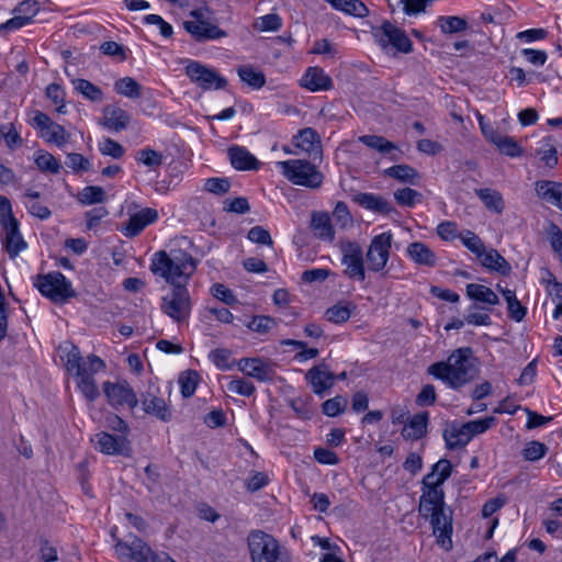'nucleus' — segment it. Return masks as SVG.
<instances>
[{
  "label": "nucleus",
  "mask_w": 562,
  "mask_h": 562,
  "mask_svg": "<svg viewBox=\"0 0 562 562\" xmlns=\"http://www.w3.org/2000/svg\"><path fill=\"white\" fill-rule=\"evenodd\" d=\"M198 261L182 249L159 250L154 254L150 271L172 285L170 293L161 299V312L177 323L190 317L192 302L186 283L196 270Z\"/></svg>",
  "instance_id": "obj_1"
},
{
  "label": "nucleus",
  "mask_w": 562,
  "mask_h": 562,
  "mask_svg": "<svg viewBox=\"0 0 562 562\" xmlns=\"http://www.w3.org/2000/svg\"><path fill=\"white\" fill-rule=\"evenodd\" d=\"M434 470L441 471L440 477L432 482V474L424 476L418 513L425 520L429 521L438 546L446 551H450L452 549L453 513L445 503V492L441 485L450 477L452 464L441 462Z\"/></svg>",
  "instance_id": "obj_2"
},
{
  "label": "nucleus",
  "mask_w": 562,
  "mask_h": 562,
  "mask_svg": "<svg viewBox=\"0 0 562 562\" xmlns=\"http://www.w3.org/2000/svg\"><path fill=\"white\" fill-rule=\"evenodd\" d=\"M470 348H459L453 351L447 361H438L427 368V373L442 381L449 387L459 390L469 383L476 370L471 360Z\"/></svg>",
  "instance_id": "obj_3"
},
{
  "label": "nucleus",
  "mask_w": 562,
  "mask_h": 562,
  "mask_svg": "<svg viewBox=\"0 0 562 562\" xmlns=\"http://www.w3.org/2000/svg\"><path fill=\"white\" fill-rule=\"evenodd\" d=\"M251 562H291L288 550L271 535L252 530L247 537Z\"/></svg>",
  "instance_id": "obj_4"
},
{
  "label": "nucleus",
  "mask_w": 562,
  "mask_h": 562,
  "mask_svg": "<svg viewBox=\"0 0 562 562\" xmlns=\"http://www.w3.org/2000/svg\"><path fill=\"white\" fill-rule=\"evenodd\" d=\"M277 165L283 177L295 186L318 189L323 184L324 175L306 159H289Z\"/></svg>",
  "instance_id": "obj_5"
},
{
  "label": "nucleus",
  "mask_w": 562,
  "mask_h": 562,
  "mask_svg": "<svg viewBox=\"0 0 562 562\" xmlns=\"http://www.w3.org/2000/svg\"><path fill=\"white\" fill-rule=\"evenodd\" d=\"M34 286L57 304H64L69 299L77 296L71 282L59 271L36 276Z\"/></svg>",
  "instance_id": "obj_6"
},
{
  "label": "nucleus",
  "mask_w": 562,
  "mask_h": 562,
  "mask_svg": "<svg viewBox=\"0 0 562 562\" xmlns=\"http://www.w3.org/2000/svg\"><path fill=\"white\" fill-rule=\"evenodd\" d=\"M187 77L202 90H221L228 85L227 79L216 69L201 64L196 60H189L184 67Z\"/></svg>",
  "instance_id": "obj_7"
},
{
  "label": "nucleus",
  "mask_w": 562,
  "mask_h": 562,
  "mask_svg": "<svg viewBox=\"0 0 562 562\" xmlns=\"http://www.w3.org/2000/svg\"><path fill=\"white\" fill-rule=\"evenodd\" d=\"M30 124L45 142L58 147L67 144L71 137V134L63 125L52 121L46 113L38 110L33 111Z\"/></svg>",
  "instance_id": "obj_8"
},
{
  "label": "nucleus",
  "mask_w": 562,
  "mask_h": 562,
  "mask_svg": "<svg viewBox=\"0 0 562 562\" xmlns=\"http://www.w3.org/2000/svg\"><path fill=\"white\" fill-rule=\"evenodd\" d=\"M341 251V263L345 266L344 274L357 281H364L366 269L363 262V251L357 241L344 240L339 245Z\"/></svg>",
  "instance_id": "obj_9"
},
{
  "label": "nucleus",
  "mask_w": 562,
  "mask_h": 562,
  "mask_svg": "<svg viewBox=\"0 0 562 562\" xmlns=\"http://www.w3.org/2000/svg\"><path fill=\"white\" fill-rule=\"evenodd\" d=\"M375 42L385 49L392 46L397 52L408 54L413 50V43L405 32L389 21L382 23L381 26L373 29Z\"/></svg>",
  "instance_id": "obj_10"
},
{
  "label": "nucleus",
  "mask_w": 562,
  "mask_h": 562,
  "mask_svg": "<svg viewBox=\"0 0 562 562\" xmlns=\"http://www.w3.org/2000/svg\"><path fill=\"white\" fill-rule=\"evenodd\" d=\"M393 236L391 232H384L371 239L367 251V262L370 271H382L390 259Z\"/></svg>",
  "instance_id": "obj_11"
},
{
  "label": "nucleus",
  "mask_w": 562,
  "mask_h": 562,
  "mask_svg": "<svg viewBox=\"0 0 562 562\" xmlns=\"http://www.w3.org/2000/svg\"><path fill=\"white\" fill-rule=\"evenodd\" d=\"M102 389L109 405L114 409L123 406L134 409L138 405L136 393L126 381H105Z\"/></svg>",
  "instance_id": "obj_12"
},
{
  "label": "nucleus",
  "mask_w": 562,
  "mask_h": 562,
  "mask_svg": "<svg viewBox=\"0 0 562 562\" xmlns=\"http://www.w3.org/2000/svg\"><path fill=\"white\" fill-rule=\"evenodd\" d=\"M88 369H81V372L76 373L78 378L77 386L88 401L93 402L100 395L93 374L102 371L105 368V363L98 356L90 355L88 356Z\"/></svg>",
  "instance_id": "obj_13"
},
{
  "label": "nucleus",
  "mask_w": 562,
  "mask_h": 562,
  "mask_svg": "<svg viewBox=\"0 0 562 562\" xmlns=\"http://www.w3.org/2000/svg\"><path fill=\"white\" fill-rule=\"evenodd\" d=\"M91 442L95 449L106 456L130 457L132 453L131 442L126 436H114L106 431H101L94 435Z\"/></svg>",
  "instance_id": "obj_14"
},
{
  "label": "nucleus",
  "mask_w": 562,
  "mask_h": 562,
  "mask_svg": "<svg viewBox=\"0 0 562 562\" xmlns=\"http://www.w3.org/2000/svg\"><path fill=\"white\" fill-rule=\"evenodd\" d=\"M142 405L146 414L156 417L161 422H170L172 412L165 398L159 394L158 387H149L142 394Z\"/></svg>",
  "instance_id": "obj_15"
},
{
  "label": "nucleus",
  "mask_w": 562,
  "mask_h": 562,
  "mask_svg": "<svg viewBox=\"0 0 562 562\" xmlns=\"http://www.w3.org/2000/svg\"><path fill=\"white\" fill-rule=\"evenodd\" d=\"M114 548L122 562H147L151 553L150 547L137 537L131 543L119 540Z\"/></svg>",
  "instance_id": "obj_16"
},
{
  "label": "nucleus",
  "mask_w": 562,
  "mask_h": 562,
  "mask_svg": "<svg viewBox=\"0 0 562 562\" xmlns=\"http://www.w3.org/2000/svg\"><path fill=\"white\" fill-rule=\"evenodd\" d=\"M159 218L158 211L153 207H144L131 214L128 221L123 224L121 233L127 238L138 236L147 226L156 223Z\"/></svg>",
  "instance_id": "obj_17"
},
{
  "label": "nucleus",
  "mask_w": 562,
  "mask_h": 562,
  "mask_svg": "<svg viewBox=\"0 0 562 562\" xmlns=\"http://www.w3.org/2000/svg\"><path fill=\"white\" fill-rule=\"evenodd\" d=\"M237 367L243 373L260 382L270 381L274 375L273 366L261 358H241Z\"/></svg>",
  "instance_id": "obj_18"
},
{
  "label": "nucleus",
  "mask_w": 562,
  "mask_h": 562,
  "mask_svg": "<svg viewBox=\"0 0 562 562\" xmlns=\"http://www.w3.org/2000/svg\"><path fill=\"white\" fill-rule=\"evenodd\" d=\"M306 381L311 384L316 395L323 396L330 390L336 380V375L330 372L325 363L314 366L305 374Z\"/></svg>",
  "instance_id": "obj_19"
},
{
  "label": "nucleus",
  "mask_w": 562,
  "mask_h": 562,
  "mask_svg": "<svg viewBox=\"0 0 562 562\" xmlns=\"http://www.w3.org/2000/svg\"><path fill=\"white\" fill-rule=\"evenodd\" d=\"M183 27L198 42L226 36L225 31L204 20L184 21Z\"/></svg>",
  "instance_id": "obj_20"
},
{
  "label": "nucleus",
  "mask_w": 562,
  "mask_h": 562,
  "mask_svg": "<svg viewBox=\"0 0 562 562\" xmlns=\"http://www.w3.org/2000/svg\"><path fill=\"white\" fill-rule=\"evenodd\" d=\"M131 122L130 114L117 105L109 104L103 108L99 124L110 131L121 132Z\"/></svg>",
  "instance_id": "obj_21"
},
{
  "label": "nucleus",
  "mask_w": 562,
  "mask_h": 562,
  "mask_svg": "<svg viewBox=\"0 0 562 562\" xmlns=\"http://www.w3.org/2000/svg\"><path fill=\"white\" fill-rule=\"evenodd\" d=\"M293 145L302 151L313 155L314 159L322 156V142L315 130L306 127L301 130L293 138Z\"/></svg>",
  "instance_id": "obj_22"
},
{
  "label": "nucleus",
  "mask_w": 562,
  "mask_h": 562,
  "mask_svg": "<svg viewBox=\"0 0 562 562\" xmlns=\"http://www.w3.org/2000/svg\"><path fill=\"white\" fill-rule=\"evenodd\" d=\"M301 86L310 91H327L333 87L331 78L321 67H308L301 78Z\"/></svg>",
  "instance_id": "obj_23"
},
{
  "label": "nucleus",
  "mask_w": 562,
  "mask_h": 562,
  "mask_svg": "<svg viewBox=\"0 0 562 562\" xmlns=\"http://www.w3.org/2000/svg\"><path fill=\"white\" fill-rule=\"evenodd\" d=\"M429 423L428 412H422L411 417L402 429V437L405 440H419L427 434Z\"/></svg>",
  "instance_id": "obj_24"
},
{
  "label": "nucleus",
  "mask_w": 562,
  "mask_h": 562,
  "mask_svg": "<svg viewBox=\"0 0 562 562\" xmlns=\"http://www.w3.org/2000/svg\"><path fill=\"white\" fill-rule=\"evenodd\" d=\"M352 201L379 214H390L393 211L391 203L385 198L374 193L359 192L352 196Z\"/></svg>",
  "instance_id": "obj_25"
},
{
  "label": "nucleus",
  "mask_w": 562,
  "mask_h": 562,
  "mask_svg": "<svg viewBox=\"0 0 562 562\" xmlns=\"http://www.w3.org/2000/svg\"><path fill=\"white\" fill-rule=\"evenodd\" d=\"M232 166L237 170H257L259 161L246 148L232 146L227 150Z\"/></svg>",
  "instance_id": "obj_26"
},
{
  "label": "nucleus",
  "mask_w": 562,
  "mask_h": 562,
  "mask_svg": "<svg viewBox=\"0 0 562 562\" xmlns=\"http://www.w3.org/2000/svg\"><path fill=\"white\" fill-rule=\"evenodd\" d=\"M407 256L416 265L435 267L437 265L436 254L424 243L414 241L407 246Z\"/></svg>",
  "instance_id": "obj_27"
},
{
  "label": "nucleus",
  "mask_w": 562,
  "mask_h": 562,
  "mask_svg": "<svg viewBox=\"0 0 562 562\" xmlns=\"http://www.w3.org/2000/svg\"><path fill=\"white\" fill-rule=\"evenodd\" d=\"M2 228L4 229L3 246L10 258L13 259L26 247V243L19 233V223Z\"/></svg>",
  "instance_id": "obj_28"
},
{
  "label": "nucleus",
  "mask_w": 562,
  "mask_h": 562,
  "mask_svg": "<svg viewBox=\"0 0 562 562\" xmlns=\"http://www.w3.org/2000/svg\"><path fill=\"white\" fill-rule=\"evenodd\" d=\"M311 228L319 239L333 241L335 238V229L328 213L314 212L312 214Z\"/></svg>",
  "instance_id": "obj_29"
},
{
  "label": "nucleus",
  "mask_w": 562,
  "mask_h": 562,
  "mask_svg": "<svg viewBox=\"0 0 562 562\" xmlns=\"http://www.w3.org/2000/svg\"><path fill=\"white\" fill-rule=\"evenodd\" d=\"M443 439L449 450H454L464 447L470 442L467 431L463 429V424L451 423L447 425L443 430Z\"/></svg>",
  "instance_id": "obj_30"
},
{
  "label": "nucleus",
  "mask_w": 562,
  "mask_h": 562,
  "mask_svg": "<svg viewBox=\"0 0 562 562\" xmlns=\"http://www.w3.org/2000/svg\"><path fill=\"white\" fill-rule=\"evenodd\" d=\"M475 194L490 212L501 214L505 210V201L499 191L491 188H482L476 189Z\"/></svg>",
  "instance_id": "obj_31"
},
{
  "label": "nucleus",
  "mask_w": 562,
  "mask_h": 562,
  "mask_svg": "<svg viewBox=\"0 0 562 562\" xmlns=\"http://www.w3.org/2000/svg\"><path fill=\"white\" fill-rule=\"evenodd\" d=\"M386 177L393 178L400 182L416 186L419 183V172L409 165H395L384 170Z\"/></svg>",
  "instance_id": "obj_32"
},
{
  "label": "nucleus",
  "mask_w": 562,
  "mask_h": 562,
  "mask_svg": "<svg viewBox=\"0 0 562 562\" xmlns=\"http://www.w3.org/2000/svg\"><path fill=\"white\" fill-rule=\"evenodd\" d=\"M482 265L493 271H497L503 276L509 274L512 268L510 265L506 261V259L495 249H490L488 251L483 252V256L480 257Z\"/></svg>",
  "instance_id": "obj_33"
},
{
  "label": "nucleus",
  "mask_w": 562,
  "mask_h": 562,
  "mask_svg": "<svg viewBox=\"0 0 562 562\" xmlns=\"http://www.w3.org/2000/svg\"><path fill=\"white\" fill-rule=\"evenodd\" d=\"M467 295L474 301L482 302L488 305H497L499 299L497 294L488 286L477 283H469L467 285Z\"/></svg>",
  "instance_id": "obj_34"
},
{
  "label": "nucleus",
  "mask_w": 562,
  "mask_h": 562,
  "mask_svg": "<svg viewBox=\"0 0 562 562\" xmlns=\"http://www.w3.org/2000/svg\"><path fill=\"white\" fill-rule=\"evenodd\" d=\"M240 80L252 88L259 90L266 85V76L261 70H257L251 65H244L237 69Z\"/></svg>",
  "instance_id": "obj_35"
},
{
  "label": "nucleus",
  "mask_w": 562,
  "mask_h": 562,
  "mask_svg": "<svg viewBox=\"0 0 562 562\" xmlns=\"http://www.w3.org/2000/svg\"><path fill=\"white\" fill-rule=\"evenodd\" d=\"M114 90L117 94L128 99H139L143 87L132 77H123L114 82Z\"/></svg>",
  "instance_id": "obj_36"
},
{
  "label": "nucleus",
  "mask_w": 562,
  "mask_h": 562,
  "mask_svg": "<svg viewBox=\"0 0 562 562\" xmlns=\"http://www.w3.org/2000/svg\"><path fill=\"white\" fill-rule=\"evenodd\" d=\"M66 353V368L69 372L79 373L81 369H88V358L83 359L80 355L78 347L72 344H66L63 348Z\"/></svg>",
  "instance_id": "obj_37"
},
{
  "label": "nucleus",
  "mask_w": 562,
  "mask_h": 562,
  "mask_svg": "<svg viewBox=\"0 0 562 562\" xmlns=\"http://www.w3.org/2000/svg\"><path fill=\"white\" fill-rule=\"evenodd\" d=\"M72 85L76 91L91 102H102L104 100L103 91L87 79H74Z\"/></svg>",
  "instance_id": "obj_38"
},
{
  "label": "nucleus",
  "mask_w": 562,
  "mask_h": 562,
  "mask_svg": "<svg viewBox=\"0 0 562 562\" xmlns=\"http://www.w3.org/2000/svg\"><path fill=\"white\" fill-rule=\"evenodd\" d=\"M502 294L507 303L508 316L515 322H521L527 314V308L518 301L515 291L505 289L502 290Z\"/></svg>",
  "instance_id": "obj_39"
},
{
  "label": "nucleus",
  "mask_w": 562,
  "mask_h": 562,
  "mask_svg": "<svg viewBox=\"0 0 562 562\" xmlns=\"http://www.w3.org/2000/svg\"><path fill=\"white\" fill-rule=\"evenodd\" d=\"M437 24L445 34L460 33L468 29V21L457 15L439 16Z\"/></svg>",
  "instance_id": "obj_40"
},
{
  "label": "nucleus",
  "mask_w": 562,
  "mask_h": 562,
  "mask_svg": "<svg viewBox=\"0 0 562 562\" xmlns=\"http://www.w3.org/2000/svg\"><path fill=\"white\" fill-rule=\"evenodd\" d=\"M562 190V184L554 181H537L536 182V191L537 194L544 201L553 204L557 200L559 192Z\"/></svg>",
  "instance_id": "obj_41"
},
{
  "label": "nucleus",
  "mask_w": 562,
  "mask_h": 562,
  "mask_svg": "<svg viewBox=\"0 0 562 562\" xmlns=\"http://www.w3.org/2000/svg\"><path fill=\"white\" fill-rule=\"evenodd\" d=\"M355 308H356V305L352 303H347V304L339 303V304H336V305L331 306L330 308H328L326 311V316L329 322L335 323V324H341V323L347 322L350 318L351 313Z\"/></svg>",
  "instance_id": "obj_42"
},
{
  "label": "nucleus",
  "mask_w": 562,
  "mask_h": 562,
  "mask_svg": "<svg viewBox=\"0 0 562 562\" xmlns=\"http://www.w3.org/2000/svg\"><path fill=\"white\" fill-rule=\"evenodd\" d=\"M359 142L368 146L369 148L375 149L381 154H387L394 149H396L395 144L385 139L382 136L378 135H362L359 138Z\"/></svg>",
  "instance_id": "obj_43"
},
{
  "label": "nucleus",
  "mask_w": 562,
  "mask_h": 562,
  "mask_svg": "<svg viewBox=\"0 0 562 562\" xmlns=\"http://www.w3.org/2000/svg\"><path fill=\"white\" fill-rule=\"evenodd\" d=\"M394 200L401 206L413 207L417 203H422L423 194L414 189L403 188L394 192Z\"/></svg>",
  "instance_id": "obj_44"
},
{
  "label": "nucleus",
  "mask_w": 562,
  "mask_h": 562,
  "mask_svg": "<svg viewBox=\"0 0 562 562\" xmlns=\"http://www.w3.org/2000/svg\"><path fill=\"white\" fill-rule=\"evenodd\" d=\"M37 168L43 172L58 173L61 165L48 151L38 150L35 157Z\"/></svg>",
  "instance_id": "obj_45"
},
{
  "label": "nucleus",
  "mask_w": 562,
  "mask_h": 562,
  "mask_svg": "<svg viewBox=\"0 0 562 562\" xmlns=\"http://www.w3.org/2000/svg\"><path fill=\"white\" fill-rule=\"evenodd\" d=\"M496 423V418L488 416L482 419L471 420L463 424V429L467 431L469 439L471 440L474 436L481 435L493 427Z\"/></svg>",
  "instance_id": "obj_46"
},
{
  "label": "nucleus",
  "mask_w": 562,
  "mask_h": 562,
  "mask_svg": "<svg viewBox=\"0 0 562 562\" xmlns=\"http://www.w3.org/2000/svg\"><path fill=\"white\" fill-rule=\"evenodd\" d=\"M78 200L85 205L101 203L105 200V191L98 186H88L79 192Z\"/></svg>",
  "instance_id": "obj_47"
},
{
  "label": "nucleus",
  "mask_w": 562,
  "mask_h": 562,
  "mask_svg": "<svg viewBox=\"0 0 562 562\" xmlns=\"http://www.w3.org/2000/svg\"><path fill=\"white\" fill-rule=\"evenodd\" d=\"M497 149L509 157H519L522 155V148L519 144L510 136L501 135L494 144Z\"/></svg>",
  "instance_id": "obj_48"
},
{
  "label": "nucleus",
  "mask_w": 562,
  "mask_h": 562,
  "mask_svg": "<svg viewBox=\"0 0 562 562\" xmlns=\"http://www.w3.org/2000/svg\"><path fill=\"white\" fill-rule=\"evenodd\" d=\"M136 161L151 169H157L162 165V155L151 148H144L136 153Z\"/></svg>",
  "instance_id": "obj_49"
},
{
  "label": "nucleus",
  "mask_w": 562,
  "mask_h": 562,
  "mask_svg": "<svg viewBox=\"0 0 562 562\" xmlns=\"http://www.w3.org/2000/svg\"><path fill=\"white\" fill-rule=\"evenodd\" d=\"M459 238L462 244L476 257H482L484 252V244L482 239L471 231H464L460 234Z\"/></svg>",
  "instance_id": "obj_50"
},
{
  "label": "nucleus",
  "mask_w": 562,
  "mask_h": 562,
  "mask_svg": "<svg viewBox=\"0 0 562 562\" xmlns=\"http://www.w3.org/2000/svg\"><path fill=\"white\" fill-rule=\"evenodd\" d=\"M281 344L284 346H292V347L300 349V351L295 355V358L301 362L306 361L308 359H314L318 356V349L307 348V344L305 341L295 340V339H285V340H282Z\"/></svg>",
  "instance_id": "obj_51"
},
{
  "label": "nucleus",
  "mask_w": 562,
  "mask_h": 562,
  "mask_svg": "<svg viewBox=\"0 0 562 562\" xmlns=\"http://www.w3.org/2000/svg\"><path fill=\"white\" fill-rule=\"evenodd\" d=\"M0 133L1 140L3 139L8 148L11 150L21 146L23 143L22 137L20 136L19 132L12 123L1 125Z\"/></svg>",
  "instance_id": "obj_52"
},
{
  "label": "nucleus",
  "mask_w": 562,
  "mask_h": 562,
  "mask_svg": "<svg viewBox=\"0 0 562 562\" xmlns=\"http://www.w3.org/2000/svg\"><path fill=\"white\" fill-rule=\"evenodd\" d=\"M281 26L282 19L276 13L260 16L255 22V27L261 32H276L279 31Z\"/></svg>",
  "instance_id": "obj_53"
},
{
  "label": "nucleus",
  "mask_w": 562,
  "mask_h": 562,
  "mask_svg": "<svg viewBox=\"0 0 562 562\" xmlns=\"http://www.w3.org/2000/svg\"><path fill=\"white\" fill-rule=\"evenodd\" d=\"M179 384L183 397H191L198 386V374L194 371H186L179 376Z\"/></svg>",
  "instance_id": "obj_54"
},
{
  "label": "nucleus",
  "mask_w": 562,
  "mask_h": 562,
  "mask_svg": "<svg viewBox=\"0 0 562 562\" xmlns=\"http://www.w3.org/2000/svg\"><path fill=\"white\" fill-rule=\"evenodd\" d=\"M548 239L550 241L552 251L557 255L562 262V231L555 223H550L547 228Z\"/></svg>",
  "instance_id": "obj_55"
},
{
  "label": "nucleus",
  "mask_w": 562,
  "mask_h": 562,
  "mask_svg": "<svg viewBox=\"0 0 562 562\" xmlns=\"http://www.w3.org/2000/svg\"><path fill=\"white\" fill-rule=\"evenodd\" d=\"M210 360L220 370H229L233 367V362L231 361L232 351L225 348H217L210 352Z\"/></svg>",
  "instance_id": "obj_56"
},
{
  "label": "nucleus",
  "mask_w": 562,
  "mask_h": 562,
  "mask_svg": "<svg viewBox=\"0 0 562 562\" xmlns=\"http://www.w3.org/2000/svg\"><path fill=\"white\" fill-rule=\"evenodd\" d=\"M227 390L231 393L249 397L255 393L256 387L251 382L243 378H235L227 384Z\"/></svg>",
  "instance_id": "obj_57"
},
{
  "label": "nucleus",
  "mask_w": 562,
  "mask_h": 562,
  "mask_svg": "<svg viewBox=\"0 0 562 562\" xmlns=\"http://www.w3.org/2000/svg\"><path fill=\"white\" fill-rule=\"evenodd\" d=\"M143 21L145 24L157 26L160 35L165 38H170L173 34V29H172L171 24L168 23L167 21H165L158 14L145 15Z\"/></svg>",
  "instance_id": "obj_58"
},
{
  "label": "nucleus",
  "mask_w": 562,
  "mask_h": 562,
  "mask_svg": "<svg viewBox=\"0 0 562 562\" xmlns=\"http://www.w3.org/2000/svg\"><path fill=\"white\" fill-rule=\"evenodd\" d=\"M548 448L539 441H530L522 449V456L528 461H537L546 456Z\"/></svg>",
  "instance_id": "obj_59"
},
{
  "label": "nucleus",
  "mask_w": 562,
  "mask_h": 562,
  "mask_svg": "<svg viewBox=\"0 0 562 562\" xmlns=\"http://www.w3.org/2000/svg\"><path fill=\"white\" fill-rule=\"evenodd\" d=\"M347 406V401L342 396H336L325 401L322 405L323 413L329 417H335L342 413Z\"/></svg>",
  "instance_id": "obj_60"
},
{
  "label": "nucleus",
  "mask_w": 562,
  "mask_h": 562,
  "mask_svg": "<svg viewBox=\"0 0 562 562\" xmlns=\"http://www.w3.org/2000/svg\"><path fill=\"white\" fill-rule=\"evenodd\" d=\"M333 217L335 222L341 227L347 228L352 226L353 220L350 215V212L348 210V206L344 202H338L334 209Z\"/></svg>",
  "instance_id": "obj_61"
},
{
  "label": "nucleus",
  "mask_w": 562,
  "mask_h": 562,
  "mask_svg": "<svg viewBox=\"0 0 562 562\" xmlns=\"http://www.w3.org/2000/svg\"><path fill=\"white\" fill-rule=\"evenodd\" d=\"M231 182L226 178H209L204 182V190L217 195L229 191Z\"/></svg>",
  "instance_id": "obj_62"
},
{
  "label": "nucleus",
  "mask_w": 562,
  "mask_h": 562,
  "mask_svg": "<svg viewBox=\"0 0 562 562\" xmlns=\"http://www.w3.org/2000/svg\"><path fill=\"white\" fill-rule=\"evenodd\" d=\"M276 325V321L266 315L255 316L248 324L247 327L256 333L266 334Z\"/></svg>",
  "instance_id": "obj_63"
},
{
  "label": "nucleus",
  "mask_w": 562,
  "mask_h": 562,
  "mask_svg": "<svg viewBox=\"0 0 562 562\" xmlns=\"http://www.w3.org/2000/svg\"><path fill=\"white\" fill-rule=\"evenodd\" d=\"M477 305H472L470 307V312L465 316V322L470 325L474 326H490L492 324V319L487 312H477Z\"/></svg>",
  "instance_id": "obj_64"
}]
</instances>
